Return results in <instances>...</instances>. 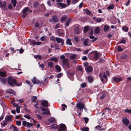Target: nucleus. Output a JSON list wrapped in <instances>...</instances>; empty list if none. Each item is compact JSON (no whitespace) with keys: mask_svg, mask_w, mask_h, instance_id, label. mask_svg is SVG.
<instances>
[{"mask_svg":"<svg viewBox=\"0 0 131 131\" xmlns=\"http://www.w3.org/2000/svg\"><path fill=\"white\" fill-rule=\"evenodd\" d=\"M114 5L113 4H112L107 7V9L109 10L112 9L114 8Z\"/></svg>","mask_w":131,"mask_h":131,"instance_id":"nucleus-27","label":"nucleus"},{"mask_svg":"<svg viewBox=\"0 0 131 131\" xmlns=\"http://www.w3.org/2000/svg\"><path fill=\"white\" fill-rule=\"evenodd\" d=\"M12 127L13 129V131H18V128L14 125H12Z\"/></svg>","mask_w":131,"mask_h":131,"instance_id":"nucleus-38","label":"nucleus"},{"mask_svg":"<svg viewBox=\"0 0 131 131\" xmlns=\"http://www.w3.org/2000/svg\"><path fill=\"white\" fill-rule=\"evenodd\" d=\"M6 2H3V3H2L1 5H0V7H1L2 8H4L6 6Z\"/></svg>","mask_w":131,"mask_h":131,"instance_id":"nucleus-25","label":"nucleus"},{"mask_svg":"<svg viewBox=\"0 0 131 131\" xmlns=\"http://www.w3.org/2000/svg\"><path fill=\"white\" fill-rule=\"evenodd\" d=\"M89 41V40L88 39H86L84 41V45L85 46H87L88 45V43Z\"/></svg>","mask_w":131,"mask_h":131,"instance_id":"nucleus-33","label":"nucleus"},{"mask_svg":"<svg viewBox=\"0 0 131 131\" xmlns=\"http://www.w3.org/2000/svg\"><path fill=\"white\" fill-rule=\"evenodd\" d=\"M23 125L26 127H31L34 125L33 123H30L28 122H27L26 121H23L22 122Z\"/></svg>","mask_w":131,"mask_h":131,"instance_id":"nucleus-4","label":"nucleus"},{"mask_svg":"<svg viewBox=\"0 0 131 131\" xmlns=\"http://www.w3.org/2000/svg\"><path fill=\"white\" fill-rule=\"evenodd\" d=\"M66 43L67 45H68L71 46L72 45V43L71 42V39H70L68 38L67 39Z\"/></svg>","mask_w":131,"mask_h":131,"instance_id":"nucleus-20","label":"nucleus"},{"mask_svg":"<svg viewBox=\"0 0 131 131\" xmlns=\"http://www.w3.org/2000/svg\"><path fill=\"white\" fill-rule=\"evenodd\" d=\"M36 116L38 118L40 119H41L42 118V117L39 114H37Z\"/></svg>","mask_w":131,"mask_h":131,"instance_id":"nucleus-64","label":"nucleus"},{"mask_svg":"<svg viewBox=\"0 0 131 131\" xmlns=\"http://www.w3.org/2000/svg\"><path fill=\"white\" fill-rule=\"evenodd\" d=\"M24 117L28 119H30L31 118L30 117L29 115H25Z\"/></svg>","mask_w":131,"mask_h":131,"instance_id":"nucleus-63","label":"nucleus"},{"mask_svg":"<svg viewBox=\"0 0 131 131\" xmlns=\"http://www.w3.org/2000/svg\"><path fill=\"white\" fill-rule=\"evenodd\" d=\"M34 58L36 59H38L39 60H41V56L40 55H36L34 56Z\"/></svg>","mask_w":131,"mask_h":131,"instance_id":"nucleus-39","label":"nucleus"},{"mask_svg":"<svg viewBox=\"0 0 131 131\" xmlns=\"http://www.w3.org/2000/svg\"><path fill=\"white\" fill-rule=\"evenodd\" d=\"M123 50L122 49L120 46H118V51H122Z\"/></svg>","mask_w":131,"mask_h":131,"instance_id":"nucleus-60","label":"nucleus"},{"mask_svg":"<svg viewBox=\"0 0 131 131\" xmlns=\"http://www.w3.org/2000/svg\"><path fill=\"white\" fill-rule=\"evenodd\" d=\"M48 66L50 68H52L53 66V63L51 62H50L48 63Z\"/></svg>","mask_w":131,"mask_h":131,"instance_id":"nucleus-51","label":"nucleus"},{"mask_svg":"<svg viewBox=\"0 0 131 131\" xmlns=\"http://www.w3.org/2000/svg\"><path fill=\"white\" fill-rule=\"evenodd\" d=\"M21 107L20 106H18L16 107V112L17 113H19L20 112V109Z\"/></svg>","mask_w":131,"mask_h":131,"instance_id":"nucleus-44","label":"nucleus"},{"mask_svg":"<svg viewBox=\"0 0 131 131\" xmlns=\"http://www.w3.org/2000/svg\"><path fill=\"white\" fill-rule=\"evenodd\" d=\"M99 77L101 78V80L102 82H106L107 81V77L105 73L102 75L101 74H100Z\"/></svg>","mask_w":131,"mask_h":131,"instance_id":"nucleus-3","label":"nucleus"},{"mask_svg":"<svg viewBox=\"0 0 131 131\" xmlns=\"http://www.w3.org/2000/svg\"><path fill=\"white\" fill-rule=\"evenodd\" d=\"M56 39L58 42L59 43H61L62 45L63 44L64 41L62 39L59 38H56Z\"/></svg>","mask_w":131,"mask_h":131,"instance_id":"nucleus-16","label":"nucleus"},{"mask_svg":"<svg viewBox=\"0 0 131 131\" xmlns=\"http://www.w3.org/2000/svg\"><path fill=\"white\" fill-rule=\"evenodd\" d=\"M31 43L34 45H40L41 43V42H36L35 40H32L31 42Z\"/></svg>","mask_w":131,"mask_h":131,"instance_id":"nucleus-13","label":"nucleus"},{"mask_svg":"<svg viewBox=\"0 0 131 131\" xmlns=\"http://www.w3.org/2000/svg\"><path fill=\"white\" fill-rule=\"evenodd\" d=\"M50 60L51 61H54L55 62H56L57 61V58L54 57H52L50 59Z\"/></svg>","mask_w":131,"mask_h":131,"instance_id":"nucleus-43","label":"nucleus"},{"mask_svg":"<svg viewBox=\"0 0 131 131\" xmlns=\"http://www.w3.org/2000/svg\"><path fill=\"white\" fill-rule=\"evenodd\" d=\"M28 10V8H24L23 10V13H25L27 12Z\"/></svg>","mask_w":131,"mask_h":131,"instance_id":"nucleus-53","label":"nucleus"},{"mask_svg":"<svg viewBox=\"0 0 131 131\" xmlns=\"http://www.w3.org/2000/svg\"><path fill=\"white\" fill-rule=\"evenodd\" d=\"M6 75V73L5 72H1L0 71V76L2 77H5Z\"/></svg>","mask_w":131,"mask_h":131,"instance_id":"nucleus-35","label":"nucleus"},{"mask_svg":"<svg viewBox=\"0 0 131 131\" xmlns=\"http://www.w3.org/2000/svg\"><path fill=\"white\" fill-rule=\"evenodd\" d=\"M11 3L13 4V6L15 7L16 4V0H12Z\"/></svg>","mask_w":131,"mask_h":131,"instance_id":"nucleus-36","label":"nucleus"},{"mask_svg":"<svg viewBox=\"0 0 131 131\" xmlns=\"http://www.w3.org/2000/svg\"><path fill=\"white\" fill-rule=\"evenodd\" d=\"M76 57V54H74L71 55L70 57V58L71 59H75Z\"/></svg>","mask_w":131,"mask_h":131,"instance_id":"nucleus-37","label":"nucleus"},{"mask_svg":"<svg viewBox=\"0 0 131 131\" xmlns=\"http://www.w3.org/2000/svg\"><path fill=\"white\" fill-rule=\"evenodd\" d=\"M127 57V55L126 54H123L121 56V58L122 59H124Z\"/></svg>","mask_w":131,"mask_h":131,"instance_id":"nucleus-42","label":"nucleus"},{"mask_svg":"<svg viewBox=\"0 0 131 131\" xmlns=\"http://www.w3.org/2000/svg\"><path fill=\"white\" fill-rule=\"evenodd\" d=\"M48 83V81L47 80H46V78H45L44 81H41L40 82V84H41L42 85H46Z\"/></svg>","mask_w":131,"mask_h":131,"instance_id":"nucleus-18","label":"nucleus"},{"mask_svg":"<svg viewBox=\"0 0 131 131\" xmlns=\"http://www.w3.org/2000/svg\"><path fill=\"white\" fill-rule=\"evenodd\" d=\"M95 32L96 34H98L99 33L100 31V29L99 27H97L95 29Z\"/></svg>","mask_w":131,"mask_h":131,"instance_id":"nucleus-32","label":"nucleus"},{"mask_svg":"<svg viewBox=\"0 0 131 131\" xmlns=\"http://www.w3.org/2000/svg\"><path fill=\"white\" fill-rule=\"evenodd\" d=\"M11 103L13 104V106L14 107H17L19 106L17 104L14 103L12 101H11Z\"/></svg>","mask_w":131,"mask_h":131,"instance_id":"nucleus-45","label":"nucleus"},{"mask_svg":"<svg viewBox=\"0 0 131 131\" xmlns=\"http://www.w3.org/2000/svg\"><path fill=\"white\" fill-rule=\"evenodd\" d=\"M122 29L123 31L125 32H127L128 31V27L126 26H124L122 27Z\"/></svg>","mask_w":131,"mask_h":131,"instance_id":"nucleus-23","label":"nucleus"},{"mask_svg":"<svg viewBox=\"0 0 131 131\" xmlns=\"http://www.w3.org/2000/svg\"><path fill=\"white\" fill-rule=\"evenodd\" d=\"M88 80L90 82H91L93 81V78L91 76H90L88 77Z\"/></svg>","mask_w":131,"mask_h":131,"instance_id":"nucleus-30","label":"nucleus"},{"mask_svg":"<svg viewBox=\"0 0 131 131\" xmlns=\"http://www.w3.org/2000/svg\"><path fill=\"white\" fill-rule=\"evenodd\" d=\"M8 84L12 86H14L15 84L17 86H20L21 85V83L20 82L17 83L15 79H13L11 77H9L8 79Z\"/></svg>","mask_w":131,"mask_h":131,"instance_id":"nucleus-1","label":"nucleus"},{"mask_svg":"<svg viewBox=\"0 0 131 131\" xmlns=\"http://www.w3.org/2000/svg\"><path fill=\"white\" fill-rule=\"evenodd\" d=\"M71 19L70 18L68 19L66 21L65 24L66 26H68L70 22L71 21Z\"/></svg>","mask_w":131,"mask_h":131,"instance_id":"nucleus-31","label":"nucleus"},{"mask_svg":"<svg viewBox=\"0 0 131 131\" xmlns=\"http://www.w3.org/2000/svg\"><path fill=\"white\" fill-rule=\"evenodd\" d=\"M52 20L54 22H57L58 21V19L57 17L55 16H53L52 17Z\"/></svg>","mask_w":131,"mask_h":131,"instance_id":"nucleus-26","label":"nucleus"},{"mask_svg":"<svg viewBox=\"0 0 131 131\" xmlns=\"http://www.w3.org/2000/svg\"><path fill=\"white\" fill-rule=\"evenodd\" d=\"M126 41L124 39H122L121 41L119 42V43H126Z\"/></svg>","mask_w":131,"mask_h":131,"instance_id":"nucleus-57","label":"nucleus"},{"mask_svg":"<svg viewBox=\"0 0 131 131\" xmlns=\"http://www.w3.org/2000/svg\"><path fill=\"white\" fill-rule=\"evenodd\" d=\"M63 2V0H57V5L60 3H62Z\"/></svg>","mask_w":131,"mask_h":131,"instance_id":"nucleus-52","label":"nucleus"},{"mask_svg":"<svg viewBox=\"0 0 131 131\" xmlns=\"http://www.w3.org/2000/svg\"><path fill=\"white\" fill-rule=\"evenodd\" d=\"M74 32L76 34H78L79 33L80 31L79 28L77 27H76L74 30Z\"/></svg>","mask_w":131,"mask_h":131,"instance_id":"nucleus-21","label":"nucleus"},{"mask_svg":"<svg viewBox=\"0 0 131 131\" xmlns=\"http://www.w3.org/2000/svg\"><path fill=\"white\" fill-rule=\"evenodd\" d=\"M41 104L43 107H47L48 104V101L45 100L42 101Z\"/></svg>","mask_w":131,"mask_h":131,"instance_id":"nucleus-9","label":"nucleus"},{"mask_svg":"<svg viewBox=\"0 0 131 131\" xmlns=\"http://www.w3.org/2000/svg\"><path fill=\"white\" fill-rule=\"evenodd\" d=\"M93 20L97 22L100 23L102 21H103V18H96L95 17H94L93 18Z\"/></svg>","mask_w":131,"mask_h":131,"instance_id":"nucleus-12","label":"nucleus"},{"mask_svg":"<svg viewBox=\"0 0 131 131\" xmlns=\"http://www.w3.org/2000/svg\"><path fill=\"white\" fill-rule=\"evenodd\" d=\"M6 92L7 93L12 94H14L15 93L14 90L11 89H9L7 90H6Z\"/></svg>","mask_w":131,"mask_h":131,"instance_id":"nucleus-19","label":"nucleus"},{"mask_svg":"<svg viewBox=\"0 0 131 131\" xmlns=\"http://www.w3.org/2000/svg\"><path fill=\"white\" fill-rule=\"evenodd\" d=\"M41 109L43 112L42 114H50L49 111L47 109L43 107H41Z\"/></svg>","mask_w":131,"mask_h":131,"instance_id":"nucleus-6","label":"nucleus"},{"mask_svg":"<svg viewBox=\"0 0 131 131\" xmlns=\"http://www.w3.org/2000/svg\"><path fill=\"white\" fill-rule=\"evenodd\" d=\"M110 26L108 25H106L104 26V31H108L110 28Z\"/></svg>","mask_w":131,"mask_h":131,"instance_id":"nucleus-24","label":"nucleus"},{"mask_svg":"<svg viewBox=\"0 0 131 131\" xmlns=\"http://www.w3.org/2000/svg\"><path fill=\"white\" fill-rule=\"evenodd\" d=\"M59 129L62 131H66V126L64 124H61L60 125Z\"/></svg>","mask_w":131,"mask_h":131,"instance_id":"nucleus-8","label":"nucleus"},{"mask_svg":"<svg viewBox=\"0 0 131 131\" xmlns=\"http://www.w3.org/2000/svg\"><path fill=\"white\" fill-rule=\"evenodd\" d=\"M78 69L79 70L82 71V67L81 65H79L77 67Z\"/></svg>","mask_w":131,"mask_h":131,"instance_id":"nucleus-41","label":"nucleus"},{"mask_svg":"<svg viewBox=\"0 0 131 131\" xmlns=\"http://www.w3.org/2000/svg\"><path fill=\"white\" fill-rule=\"evenodd\" d=\"M89 27L88 26H87L84 27V32H86L88 30Z\"/></svg>","mask_w":131,"mask_h":131,"instance_id":"nucleus-48","label":"nucleus"},{"mask_svg":"<svg viewBox=\"0 0 131 131\" xmlns=\"http://www.w3.org/2000/svg\"><path fill=\"white\" fill-rule=\"evenodd\" d=\"M94 56L95 59L96 60H97L99 57V54L97 52H95Z\"/></svg>","mask_w":131,"mask_h":131,"instance_id":"nucleus-22","label":"nucleus"},{"mask_svg":"<svg viewBox=\"0 0 131 131\" xmlns=\"http://www.w3.org/2000/svg\"><path fill=\"white\" fill-rule=\"evenodd\" d=\"M16 123L17 125L18 126H20L21 124V122L20 121H17Z\"/></svg>","mask_w":131,"mask_h":131,"instance_id":"nucleus-62","label":"nucleus"},{"mask_svg":"<svg viewBox=\"0 0 131 131\" xmlns=\"http://www.w3.org/2000/svg\"><path fill=\"white\" fill-rule=\"evenodd\" d=\"M105 96V94L104 93L103 94H100L97 95V97L99 98L100 99H103Z\"/></svg>","mask_w":131,"mask_h":131,"instance_id":"nucleus-17","label":"nucleus"},{"mask_svg":"<svg viewBox=\"0 0 131 131\" xmlns=\"http://www.w3.org/2000/svg\"><path fill=\"white\" fill-rule=\"evenodd\" d=\"M84 104L83 103H79L77 104L76 107L78 109H79L80 111H82L83 108L84 109Z\"/></svg>","mask_w":131,"mask_h":131,"instance_id":"nucleus-5","label":"nucleus"},{"mask_svg":"<svg viewBox=\"0 0 131 131\" xmlns=\"http://www.w3.org/2000/svg\"><path fill=\"white\" fill-rule=\"evenodd\" d=\"M89 129L88 127H84L82 129V131H89Z\"/></svg>","mask_w":131,"mask_h":131,"instance_id":"nucleus-40","label":"nucleus"},{"mask_svg":"<svg viewBox=\"0 0 131 131\" xmlns=\"http://www.w3.org/2000/svg\"><path fill=\"white\" fill-rule=\"evenodd\" d=\"M57 6L59 7L62 8L66 7L67 6V4L62 3H60Z\"/></svg>","mask_w":131,"mask_h":131,"instance_id":"nucleus-14","label":"nucleus"},{"mask_svg":"<svg viewBox=\"0 0 131 131\" xmlns=\"http://www.w3.org/2000/svg\"><path fill=\"white\" fill-rule=\"evenodd\" d=\"M63 75V74L61 73H60L57 75V77L58 78H59L61 77Z\"/></svg>","mask_w":131,"mask_h":131,"instance_id":"nucleus-54","label":"nucleus"},{"mask_svg":"<svg viewBox=\"0 0 131 131\" xmlns=\"http://www.w3.org/2000/svg\"><path fill=\"white\" fill-rule=\"evenodd\" d=\"M1 82L3 84L5 83L7 81V79L6 78H2L1 79Z\"/></svg>","mask_w":131,"mask_h":131,"instance_id":"nucleus-28","label":"nucleus"},{"mask_svg":"<svg viewBox=\"0 0 131 131\" xmlns=\"http://www.w3.org/2000/svg\"><path fill=\"white\" fill-rule=\"evenodd\" d=\"M47 38V37L46 36H43L40 38V40L41 41H44L45 39Z\"/></svg>","mask_w":131,"mask_h":131,"instance_id":"nucleus-46","label":"nucleus"},{"mask_svg":"<svg viewBox=\"0 0 131 131\" xmlns=\"http://www.w3.org/2000/svg\"><path fill=\"white\" fill-rule=\"evenodd\" d=\"M74 39L76 42H78L79 41L78 38L77 37H75L74 38Z\"/></svg>","mask_w":131,"mask_h":131,"instance_id":"nucleus-59","label":"nucleus"},{"mask_svg":"<svg viewBox=\"0 0 131 131\" xmlns=\"http://www.w3.org/2000/svg\"><path fill=\"white\" fill-rule=\"evenodd\" d=\"M49 121L51 122L54 123L56 122V120L54 118L51 117L49 119Z\"/></svg>","mask_w":131,"mask_h":131,"instance_id":"nucleus-34","label":"nucleus"},{"mask_svg":"<svg viewBox=\"0 0 131 131\" xmlns=\"http://www.w3.org/2000/svg\"><path fill=\"white\" fill-rule=\"evenodd\" d=\"M55 68L58 72H60L61 71V67L58 65H56L55 66Z\"/></svg>","mask_w":131,"mask_h":131,"instance_id":"nucleus-29","label":"nucleus"},{"mask_svg":"<svg viewBox=\"0 0 131 131\" xmlns=\"http://www.w3.org/2000/svg\"><path fill=\"white\" fill-rule=\"evenodd\" d=\"M83 119H84L85 123H87L89 120V118L87 117H84L83 118Z\"/></svg>","mask_w":131,"mask_h":131,"instance_id":"nucleus-61","label":"nucleus"},{"mask_svg":"<svg viewBox=\"0 0 131 131\" xmlns=\"http://www.w3.org/2000/svg\"><path fill=\"white\" fill-rule=\"evenodd\" d=\"M31 81L32 83L34 84L40 83V81L37 79L35 77H34L31 80Z\"/></svg>","mask_w":131,"mask_h":131,"instance_id":"nucleus-10","label":"nucleus"},{"mask_svg":"<svg viewBox=\"0 0 131 131\" xmlns=\"http://www.w3.org/2000/svg\"><path fill=\"white\" fill-rule=\"evenodd\" d=\"M114 82L116 83H117L122 80V78L120 77H115L113 78Z\"/></svg>","mask_w":131,"mask_h":131,"instance_id":"nucleus-11","label":"nucleus"},{"mask_svg":"<svg viewBox=\"0 0 131 131\" xmlns=\"http://www.w3.org/2000/svg\"><path fill=\"white\" fill-rule=\"evenodd\" d=\"M60 59H62V62L63 64L67 68H70V64L68 62V60L65 58V56L63 55L61 56L60 57Z\"/></svg>","mask_w":131,"mask_h":131,"instance_id":"nucleus-2","label":"nucleus"},{"mask_svg":"<svg viewBox=\"0 0 131 131\" xmlns=\"http://www.w3.org/2000/svg\"><path fill=\"white\" fill-rule=\"evenodd\" d=\"M79 0H72V2L73 4H74L77 3Z\"/></svg>","mask_w":131,"mask_h":131,"instance_id":"nucleus-56","label":"nucleus"},{"mask_svg":"<svg viewBox=\"0 0 131 131\" xmlns=\"http://www.w3.org/2000/svg\"><path fill=\"white\" fill-rule=\"evenodd\" d=\"M11 119V117L10 116H8L5 119L6 121H10Z\"/></svg>","mask_w":131,"mask_h":131,"instance_id":"nucleus-47","label":"nucleus"},{"mask_svg":"<svg viewBox=\"0 0 131 131\" xmlns=\"http://www.w3.org/2000/svg\"><path fill=\"white\" fill-rule=\"evenodd\" d=\"M67 18V17L66 16H64L61 18V20L62 21H64Z\"/></svg>","mask_w":131,"mask_h":131,"instance_id":"nucleus-50","label":"nucleus"},{"mask_svg":"<svg viewBox=\"0 0 131 131\" xmlns=\"http://www.w3.org/2000/svg\"><path fill=\"white\" fill-rule=\"evenodd\" d=\"M86 71L88 72H90L93 70L92 67L90 66H88L86 68Z\"/></svg>","mask_w":131,"mask_h":131,"instance_id":"nucleus-15","label":"nucleus"},{"mask_svg":"<svg viewBox=\"0 0 131 131\" xmlns=\"http://www.w3.org/2000/svg\"><path fill=\"white\" fill-rule=\"evenodd\" d=\"M125 112H126L127 113H131V109H126L125 110Z\"/></svg>","mask_w":131,"mask_h":131,"instance_id":"nucleus-55","label":"nucleus"},{"mask_svg":"<svg viewBox=\"0 0 131 131\" xmlns=\"http://www.w3.org/2000/svg\"><path fill=\"white\" fill-rule=\"evenodd\" d=\"M37 99V97L36 96H33L32 98V101L33 102H35Z\"/></svg>","mask_w":131,"mask_h":131,"instance_id":"nucleus-49","label":"nucleus"},{"mask_svg":"<svg viewBox=\"0 0 131 131\" xmlns=\"http://www.w3.org/2000/svg\"><path fill=\"white\" fill-rule=\"evenodd\" d=\"M47 3L48 5L50 6H51L52 5L51 3V2L50 1H48L47 2Z\"/></svg>","mask_w":131,"mask_h":131,"instance_id":"nucleus-58","label":"nucleus"},{"mask_svg":"<svg viewBox=\"0 0 131 131\" xmlns=\"http://www.w3.org/2000/svg\"><path fill=\"white\" fill-rule=\"evenodd\" d=\"M123 123L126 126H127L129 125V122L127 118H124L122 119Z\"/></svg>","mask_w":131,"mask_h":131,"instance_id":"nucleus-7","label":"nucleus"}]
</instances>
